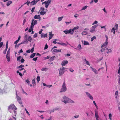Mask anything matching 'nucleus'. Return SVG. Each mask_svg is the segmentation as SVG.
I'll use <instances>...</instances> for the list:
<instances>
[{"label": "nucleus", "instance_id": "f257e3e1", "mask_svg": "<svg viewBox=\"0 0 120 120\" xmlns=\"http://www.w3.org/2000/svg\"><path fill=\"white\" fill-rule=\"evenodd\" d=\"M37 20H35L34 19H33L32 20L31 25L30 26V28L32 29H33V27L35 25L37 24Z\"/></svg>", "mask_w": 120, "mask_h": 120}, {"label": "nucleus", "instance_id": "f03ea898", "mask_svg": "<svg viewBox=\"0 0 120 120\" xmlns=\"http://www.w3.org/2000/svg\"><path fill=\"white\" fill-rule=\"evenodd\" d=\"M67 90V88L66 87L65 83V82L63 83L62 86V88L61 89L60 92H65Z\"/></svg>", "mask_w": 120, "mask_h": 120}, {"label": "nucleus", "instance_id": "7ed1b4c3", "mask_svg": "<svg viewBox=\"0 0 120 120\" xmlns=\"http://www.w3.org/2000/svg\"><path fill=\"white\" fill-rule=\"evenodd\" d=\"M17 109V108L14 104H12L10 105L9 106L8 109V110L11 109L12 110H16Z\"/></svg>", "mask_w": 120, "mask_h": 120}, {"label": "nucleus", "instance_id": "20e7f679", "mask_svg": "<svg viewBox=\"0 0 120 120\" xmlns=\"http://www.w3.org/2000/svg\"><path fill=\"white\" fill-rule=\"evenodd\" d=\"M66 68L63 67L62 68H60L59 70V74L60 75H61L64 72V70Z\"/></svg>", "mask_w": 120, "mask_h": 120}, {"label": "nucleus", "instance_id": "39448f33", "mask_svg": "<svg viewBox=\"0 0 120 120\" xmlns=\"http://www.w3.org/2000/svg\"><path fill=\"white\" fill-rule=\"evenodd\" d=\"M10 54H9V52H7L6 58L7 59V61L9 62L10 61Z\"/></svg>", "mask_w": 120, "mask_h": 120}, {"label": "nucleus", "instance_id": "423d86ee", "mask_svg": "<svg viewBox=\"0 0 120 120\" xmlns=\"http://www.w3.org/2000/svg\"><path fill=\"white\" fill-rule=\"evenodd\" d=\"M68 61L67 60H64L62 61L61 63L62 66L63 67L65 66L66 64L68 63Z\"/></svg>", "mask_w": 120, "mask_h": 120}, {"label": "nucleus", "instance_id": "0eeeda50", "mask_svg": "<svg viewBox=\"0 0 120 120\" xmlns=\"http://www.w3.org/2000/svg\"><path fill=\"white\" fill-rule=\"evenodd\" d=\"M95 117L96 120H99L98 118L99 116L98 115V111L97 110L95 111Z\"/></svg>", "mask_w": 120, "mask_h": 120}, {"label": "nucleus", "instance_id": "6e6552de", "mask_svg": "<svg viewBox=\"0 0 120 120\" xmlns=\"http://www.w3.org/2000/svg\"><path fill=\"white\" fill-rule=\"evenodd\" d=\"M87 95L91 99L93 100V97L89 93L87 92L86 93Z\"/></svg>", "mask_w": 120, "mask_h": 120}, {"label": "nucleus", "instance_id": "1a4fd4ad", "mask_svg": "<svg viewBox=\"0 0 120 120\" xmlns=\"http://www.w3.org/2000/svg\"><path fill=\"white\" fill-rule=\"evenodd\" d=\"M34 18L35 19H38L39 20H41V18L40 16L39 15H35L34 16Z\"/></svg>", "mask_w": 120, "mask_h": 120}, {"label": "nucleus", "instance_id": "9d476101", "mask_svg": "<svg viewBox=\"0 0 120 120\" xmlns=\"http://www.w3.org/2000/svg\"><path fill=\"white\" fill-rule=\"evenodd\" d=\"M72 30L71 29H70L68 30H64V32L65 34H67L68 33H70Z\"/></svg>", "mask_w": 120, "mask_h": 120}, {"label": "nucleus", "instance_id": "9b49d317", "mask_svg": "<svg viewBox=\"0 0 120 120\" xmlns=\"http://www.w3.org/2000/svg\"><path fill=\"white\" fill-rule=\"evenodd\" d=\"M61 49H54L53 51L52 52L53 53L54 52H61Z\"/></svg>", "mask_w": 120, "mask_h": 120}, {"label": "nucleus", "instance_id": "f8f14e48", "mask_svg": "<svg viewBox=\"0 0 120 120\" xmlns=\"http://www.w3.org/2000/svg\"><path fill=\"white\" fill-rule=\"evenodd\" d=\"M108 44V42L105 41V43L103 44L101 46V48L105 47Z\"/></svg>", "mask_w": 120, "mask_h": 120}, {"label": "nucleus", "instance_id": "ddd939ff", "mask_svg": "<svg viewBox=\"0 0 120 120\" xmlns=\"http://www.w3.org/2000/svg\"><path fill=\"white\" fill-rule=\"evenodd\" d=\"M53 36V34H52V32H49V40H50L51 39Z\"/></svg>", "mask_w": 120, "mask_h": 120}, {"label": "nucleus", "instance_id": "4468645a", "mask_svg": "<svg viewBox=\"0 0 120 120\" xmlns=\"http://www.w3.org/2000/svg\"><path fill=\"white\" fill-rule=\"evenodd\" d=\"M63 99L64 100H65L66 101H71V100L70 99L67 98L66 96H64V97H63Z\"/></svg>", "mask_w": 120, "mask_h": 120}, {"label": "nucleus", "instance_id": "2eb2a0df", "mask_svg": "<svg viewBox=\"0 0 120 120\" xmlns=\"http://www.w3.org/2000/svg\"><path fill=\"white\" fill-rule=\"evenodd\" d=\"M63 102L65 103L66 104L68 102H71V103H74V102L72 100H71V101H66L65 100H64L63 101Z\"/></svg>", "mask_w": 120, "mask_h": 120}, {"label": "nucleus", "instance_id": "dca6fc26", "mask_svg": "<svg viewBox=\"0 0 120 120\" xmlns=\"http://www.w3.org/2000/svg\"><path fill=\"white\" fill-rule=\"evenodd\" d=\"M55 57V56H53L50 58L49 59V60L51 62L53 61L54 60V59Z\"/></svg>", "mask_w": 120, "mask_h": 120}, {"label": "nucleus", "instance_id": "f3484780", "mask_svg": "<svg viewBox=\"0 0 120 120\" xmlns=\"http://www.w3.org/2000/svg\"><path fill=\"white\" fill-rule=\"evenodd\" d=\"M25 43H28V41H27V40L24 41L23 42H21V43L18 44V46H19L21 44H24Z\"/></svg>", "mask_w": 120, "mask_h": 120}, {"label": "nucleus", "instance_id": "a211bd4d", "mask_svg": "<svg viewBox=\"0 0 120 120\" xmlns=\"http://www.w3.org/2000/svg\"><path fill=\"white\" fill-rule=\"evenodd\" d=\"M41 38L47 37V35L46 34H41Z\"/></svg>", "mask_w": 120, "mask_h": 120}, {"label": "nucleus", "instance_id": "6ab92c4d", "mask_svg": "<svg viewBox=\"0 0 120 120\" xmlns=\"http://www.w3.org/2000/svg\"><path fill=\"white\" fill-rule=\"evenodd\" d=\"M31 4L30 5H34L36 4V1L35 0H34L30 3Z\"/></svg>", "mask_w": 120, "mask_h": 120}, {"label": "nucleus", "instance_id": "aec40b11", "mask_svg": "<svg viewBox=\"0 0 120 120\" xmlns=\"http://www.w3.org/2000/svg\"><path fill=\"white\" fill-rule=\"evenodd\" d=\"M90 68H91L92 69V71H93L95 73L97 74V70L95 69H94V68H92V67H90Z\"/></svg>", "mask_w": 120, "mask_h": 120}, {"label": "nucleus", "instance_id": "412c9836", "mask_svg": "<svg viewBox=\"0 0 120 120\" xmlns=\"http://www.w3.org/2000/svg\"><path fill=\"white\" fill-rule=\"evenodd\" d=\"M36 54L35 53H33L30 56V57L31 58H33L34 56Z\"/></svg>", "mask_w": 120, "mask_h": 120}, {"label": "nucleus", "instance_id": "4be33fe9", "mask_svg": "<svg viewBox=\"0 0 120 120\" xmlns=\"http://www.w3.org/2000/svg\"><path fill=\"white\" fill-rule=\"evenodd\" d=\"M12 3V2L11 1H8L7 2V5L8 6L9 5L11 4Z\"/></svg>", "mask_w": 120, "mask_h": 120}, {"label": "nucleus", "instance_id": "5701e85b", "mask_svg": "<svg viewBox=\"0 0 120 120\" xmlns=\"http://www.w3.org/2000/svg\"><path fill=\"white\" fill-rule=\"evenodd\" d=\"M95 29H94L92 27L90 29V32H93L94 31H95Z\"/></svg>", "mask_w": 120, "mask_h": 120}, {"label": "nucleus", "instance_id": "b1692460", "mask_svg": "<svg viewBox=\"0 0 120 120\" xmlns=\"http://www.w3.org/2000/svg\"><path fill=\"white\" fill-rule=\"evenodd\" d=\"M82 35H86L87 34V32L85 31H84L83 32L81 33Z\"/></svg>", "mask_w": 120, "mask_h": 120}, {"label": "nucleus", "instance_id": "393cba45", "mask_svg": "<svg viewBox=\"0 0 120 120\" xmlns=\"http://www.w3.org/2000/svg\"><path fill=\"white\" fill-rule=\"evenodd\" d=\"M32 82L33 84V86H35L36 84L35 83V82L34 79H33L32 81Z\"/></svg>", "mask_w": 120, "mask_h": 120}, {"label": "nucleus", "instance_id": "a878e982", "mask_svg": "<svg viewBox=\"0 0 120 120\" xmlns=\"http://www.w3.org/2000/svg\"><path fill=\"white\" fill-rule=\"evenodd\" d=\"M48 70V68H42L41 70L42 71H45L47 70Z\"/></svg>", "mask_w": 120, "mask_h": 120}, {"label": "nucleus", "instance_id": "bb28decb", "mask_svg": "<svg viewBox=\"0 0 120 120\" xmlns=\"http://www.w3.org/2000/svg\"><path fill=\"white\" fill-rule=\"evenodd\" d=\"M116 29L115 28L113 27L112 28V30H111V32H112V30H113V34H115V30Z\"/></svg>", "mask_w": 120, "mask_h": 120}, {"label": "nucleus", "instance_id": "cd10ccee", "mask_svg": "<svg viewBox=\"0 0 120 120\" xmlns=\"http://www.w3.org/2000/svg\"><path fill=\"white\" fill-rule=\"evenodd\" d=\"M27 40L28 41L30 42H31L32 40V38L30 36L28 38Z\"/></svg>", "mask_w": 120, "mask_h": 120}, {"label": "nucleus", "instance_id": "c85d7f7f", "mask_svg": "<svg viewBox=\"0 0 120 120\" xmlns=\"http://www.w3.org/2000/svg\"><path fill=\"white\" fill-rule=\"evenodd\" d=\"M46 12L44 11H41L40 12V13L41 15H43L46 14Z\"/></svg>", "mask_w": 120, "mask_h": 120}, {"label": "nucleus", "instance_id": "c756f323", "mask_svg": "<svg viewBox=\"0 0 120 120\" xmlns=\"http://www.w3.org/2000/svg\"><path fill=\"white\" fill-rule=\"evenodd\" d=\"M64 17L63 16L62 17H59L58 18V21H61L63 18Z\"/></svg>", "mask_w": 120, "mask_h": 120}, {"label": "nucleus", "instance_id": "7c9ffc66", "mask_svg": "<svg viewBox=\"0 0 120 120\" xmlns=\"http://www.w3.org/2000/svg\"><path fill=\"white\" fill-rule=\"evenodd\" d=\"M88 7L87 6H84L81 9V10H84L86 9Z\"/></svg>", "mask_w": 120, "mask_h": 120}, {"label": "nucleus", "instance_id": "2f4dec72", "mask_svg": "<svg viewBox=\"0 0 120 120\" xmlns=\"http://www.w3.org/2000/svg\"><path fill=\"white\" fill-rule=\"evenodd\" d=\"M105 50V48H103L101 49V52L102 53V54H103V52H104Z\"/></svg>", "mask_w": 120, "mask_h": 120}, {"label": "nucleus", "instance_id": "473e14b6", "mask_svg": "<svg viewBox=\"0 0 120 120\" xmlns=\"http://www.w3.org/2000/svg\"><path fill=\"white\" fill-rule=\"evenodd\" d=\"M37 80L38 82L40 80V78L39 76H38L37 78Z\"/></svg>", "mask_w": 120, "mask_h": 120}, {"label": "nucleus", "instance_id": "72a5a7b5", "mask_svg": "<svg viewBox=\"0 0 120 120\" xmlns=\"http://www.w3.org/2000/svg\"><path fill=\"white\" fill-rule=\"evenodd\" d=\"M96 39V37L95 36H94L91 38V41H92L94 39Z\"/></svg>", "mask_w": 120, "mask_h": 120}, {"label": "nucleus", "instance_id": "f704fd0d", "mask_svg": "<svg viewBox=\"0 0 120 120\" xmlns=\"http://www.w3.org/2000/svg\"><path fill=\"white\" fill-rule=\"evenodd\" d=\"M24 66L23 65H21L20 66H19L18 68H22L24 67Z\"/></svg>", "mask_w": 120, "mask_h": 120}, {"label": "nucleus", "instance_id": "c9c22d12", "mask_svg": "<svg viewBox=\"0 0 120 120\" xmlns=\"http://www.w3.org/2000/svg\"><path fill=\"white\" fill-rule=\"evenodd\" d=\"M89 44L88 42L86 41H84V45H88Z\"/></svg>", "mask_w": 120, "mask_h": 120}, {"label": "nucleus", "instance_id": "e433bc0d", "mask_svg": "<svg viewBox=\"0 0 120 120\" xmlns=\"http://www.w3.org/2000/svg\"><path fill=\"white\" fill-rule=\"evenodd\" d=\"M21 58V56H19L17 58V60L18 61H19L20 60V59Z\"/></svg>", "mask_w": 120, "mask_h": 120}, {"label": "nucleus", "instance_id": "4c0bfd02", "mask_svg": "<svg viewBox=\"0 0 120 120\" xmlns=\"http://www.w3.org/2000/svg\"><path fill=\"white\" fill-rule=\"evenodd\" d=\"M79 28V26H77V27H75L73 28V29L75 30H77Z\"/></svg>", "mask_w": 120, "mask_h": 120}, {"label": "nucleus", "instance_id": "58836bf2", "mask_svg": "<svg viewBox=\"0 0 120 120\" xmlns=\"http://www.w3.org/2000/svg\"><path fill=\"white\" fill-rule=\"evenodd\" d=\"M98 26V25H96L92 26V27L95 29V28Z\"/></svg>", "mask_w": 120, "mask_h": 120}, {"label": "nucleus", "instance_id": "ea45409f", "mask_svg": "<svg viewBox=\"0 0 120 120\" xmlns=\"http://www.w3.org/2000/svg\"><path fill=\"white\" fill-rule=\"evenodd\" d=\"M109 118L110 120L112 119V114L111 113H110L109 115Z\"/></svg>", "mask_w": 120, "mask_h": 120}, {"label": "nucleus", "instance_id": "a19ab883", "mask_svg": "<svg viewBox=\"0 0 120 120\" xmlns=\"http://www.w3.org/2000/svg\"><path fill=\"white\" fill-rule=\"evenodd\" d=\"M30 3V1H28L27 2L25 3L24 4H26L27 5H28Z\"/></svg>", "mask_w": 120, "mask_h": 120}, {"label": "nucleus", "instance_id": "79ce46f5", "mask_svg": "<svg viewBox=\"0 0 120 120\" xmlns=\"http://www.w3.org/2000/svg\"><path fill=\"white\" fill-rule=\"evenodd\" d=\"M48 48V45L47 44H46L44 48V49H47Z\"/></svg>", "mask_w": 120, "mask_h": 120}, {"label": "nucleus", "instance_id": "37998d69", "mask_svg": "<svg viewBox=\"0 0 120 120\" xmlns=\"http://www.w3.org/2000/svg\"><path fill=\"white\" fill-rule=\"evenodd\" d=\"M38 36V34L37 33H35V34L34 35L33 37L34 38H36Z\"/></svg>", "mask_w": 120, "mask_h": 120}, {"label": "nucleus", "instance_id": "c03bdc74", "mask_svg": "<svg viewBox=\"0 0 120 120\" xmlns=\"http://www.w3.org/2000/svg\"><path fill=\"white\" fill-rule=\"evenodd\" d=\"M115 27L116 29L117 30L118 27V25L117 24H116L115 26Z\"/></svg>", "mask_w": 120, "mask_h": 120}, {"label": "nucleus", "instance_id": "a18cd8bd", "mask_svg": "<svg viewBox=\"0 0 120 120\" xmlns=\"http://www.w3.org/2000/svg\"><path fill=\"white\" fill-rule=\"evenodd\" d=\"M16 98L18 101L20 100H21V98L18 96H17Z\"/></svg>", "mask_w": 120, "mask_h": 120}, {"label": "nucleus", "instance_id": "49530a36", "mask_svg": "<svg viewBox=\"0 0 120 120\" xmlns=\"http://www.w3.org/2000/svg\"><path fill=\"white\" fill-rule=\"evenodd\" d=\"M69 71L72 72H73L74 71V70L72 68H70L69 69Z\"/></svg>", "mask_w": 120, "mask_h": 120}, {"label": "nucleus", "instance_id": "de8ad7c7", "mask_svg": "<svg viewBox=\"0 0 120 120\" xmlns=\"http://www.w3.org/2000/svg\"><path fill=\"white\" fill-rule=\"evenodd\" d=\"M37 58H38V57H35V58H34L33 59V60H34V61H37Z\"/></svg>", "mask_w": 120, "mask_h": 120}, {"label": "nucleus", "instance_id": "09e8293b", "mask_svg": "<svg viewBox=\"0 0 120 120\" xmlns=\"http://www.w3.org/2000/svg\"><path fill=\"white\" fill-rule=\"evenodd\" d=\"M106 49L108 50V51L107 53H108L109 52H110L111 51V49H108L107 48H106Z\"/></svg>", "mask_w": 120, "mask_h": 120}, {"label": "nucleus", "instance_id": "8fccbe9b", "mask_svg": "<svg viewBox=\"0 0 120 120\" xmlns=\"http://www.w3.org/2000/svg\"><path fill=\"white\" fill-rule=\"evenodd\" d=\"M98 22L97 21H95L93 22V23L92 24V25H94V24H96Z\"/></svg>", "mask_w": 120, "mask_h": 120}, {"label": "nucleus", "instance_id": "3c124183", "mask_svg": "<svg viewBox=\"0 0 120 120\" xmlns=\"http://www.w3.org/2000/svg\"><path fill=\"white\" fill-rule=\"evenodd\" d=\"M25 110L26 111V113L29 116L30 115V114L28 112L27 110L26 109H25Z\"/></svg>", "mask_w": 120, "mask_h": 120}, {"label": "nucleus", "instance_id": "603ef678", "mask_svg": "<svg viewBox=\"0 0 120 120\" xmlns=\"http://www.w3.org/2000/svg\"><path fill=\"white\" fill-rule=\"evenodd\" d=\"M26 82H27L28 84H29L30 82L28 79L26 80Z\"/></svg>", "mask_w": 120, "mask_h": 120}, {"label": "nucleus", "instance_id": "864d4df0", "mask_svg": "<svg viewBox=\"0 0 120 120\" xmlns=\"http://www.w3.org/2000/svg\"><path fill=\"white\" fill-rule=\"evenodd\" d=\"M93 103H94V105H95V106L96 107V108H98V107H97V105L96 104L95 102L94 101H93Z\"/></svg>", "mask_w": 120, "mask_h": 120}, {"label": "nucleus", "instance_id": "5fc2aeb1", "mask_svg": "<svg viewBox=\"0 0 120 120\" xmlns=\"http://www.w3.org/2000/svg\"><path fill=\"white\" fill-rule=\"evenodd\" d=\"M35 9V7L33 8H32V10H31V11L32 12V13L34 12Z\"/></svg>", "mask_w": 120, "mask_h": 120}, {"label": "nucleus", "instance_id": "6e6d98bb", "mask_svg": "<svg viewBox=\"0 0 120 120\" xmlns=\"http://www.w3.org/2000/svg\"><path fill=\"white\" fill-rule=\"evenodd\" d=\"M25 61L24 60L23 58H22L21 60V63H23Z\"/></svg>", "mask_w": 120, "mask_h": 120}, {"label": "nucleus", "instance_id": "4d7b16f0", "mask_svg": "<svg viewBox=\"0 0 120 120\" xmlns=\"http://www.w3.org/2000/svg\"><path fill=\"white\" fill-rule=\"evenodd\" d=\"M34 48L33 47L31 49V52L32 53L34 51Z\"/></svg>", "mask_w": 120, "mask_h": 120}, {"label": "nucleus", "instance_id": "13d9d810", "mask_svg": "<svg viewBox=\"0 0 120 120\" xmlns=\"http://www.w3.org/2000/svg\"><path fill=\"white\" fill-rule=\"evenodd\" d=\"M8 41H7L6 42V47H7L8 48Z\"/></svg>", "mask_w": 120, "mask_h": 120}, {"label": "nucleus", "instance_id": "bf43d9fd", "mask_svg": "<svg viewBox=\"0 0 120 120\" xmlns=\"http://www.w3.org/2000/svg\"><path fill=\"white\" fill-rule=\"evenodd\" d=\"M86 62V64H87V65H88L89 66H90V64L89 62H88V61H87Z\"/></svg>", "mask_w": 120, "mask_h": 120}, {"label": "nucleus", "instance_id": "052dcab7", "mask_svg": "<svg viewBox=\"0 0 120 120\" xmlns=\"http://www.w3.org/2000/svg\"><path fill=\"white\" fill-rule=\"evenodd\" d=\"M31 52V50L30 49H29L26 51V52L28 53H30Z\"/></svg>", "mask_w": 120, "mask_h": 120}, {"label": "nucleus", "instance_id": "680f3d73", "mask_svg": "<svg viewBox=\"0 0 120 120\" xmlns=\"http://www.w3.org/2000/svg\"><path fill=\"white\" fill-rule=\"evenodd\" d=\"M3 44V42H1L0 43V48H1Z\"/></svg>", "mask_w": 120, "mask_h": 120}, {"label": "nucleus", "instance_id": "e2e57ef3", "mask_svg": "<svg viewBox=\"0 0 120 120\" xmlns=\"http://www.w3.org/2000/svg\"><path fill=\"white\" fill-rule=\"evenodd\" d=\"M49 58H50V57L49 56H47L46 57H45V59L46 60L47 59H49Z\"/></svg>", "mask_w": 120, "mask_h": 120}, {"label": "nucleus", "instance_id": "0e129e2a", "mask_svg": "<svg viewBox=\"0 0 120 120\" xmlns=\"http://www.w3.org/2000/svg\"><path fill=\"white\" fill-rule=\"evenodd\" d=\"M56 40H57V39H55V41H53L52 43H54L55 44H56L57 43V42H56Z\"/></svg>", "mask_w": 120, "mask_h": 120}, {"label": "nucleus", "instance_id": "69168bd1", "mask_svg": "<svg viewBox=\"0 0 120 120\" xmlns=\"http://www.w3.org/2000/svg\"><path fill=\"white\" fill-rule=\"evenodd\" d=\"M18 101L19 102V103L20 104H22V103L21 101V100H20L19 101Z\"/></svg>", "mask_w": 120, "mask_h": 120}, {"label": "nucleus", "instance_id": "338daca9", "mask_svg": "<svg viewBox=\"0 0 120 120\" xmlns=\"http://www.w3.org/2000/svg\"><path fill=\"white\" fill-rule=\"evenodd\" d=\"M43 30L42 29H41L40 30L39 32V34H41L42 33V32L43 31Z\"/></svg>", "mask_w": 120, "mask_h": 120}, {"label": "nucleus", "instance_id": "774afa93", "mask_svg": "<svg viewBox=\"0 0 120 120\" xmlns=\"http://www.w3.org/2000/svg\"><path fill=\"white\" fill-rule=\"evenodd\" d=\"M118 73L120 74V66L119 67V70L118 71Z\"/></svg>", "mask_w": 120, "mask_h": 120}]
</instances>
